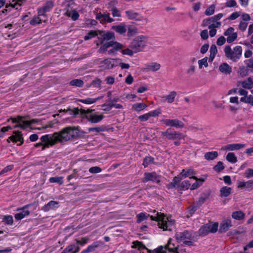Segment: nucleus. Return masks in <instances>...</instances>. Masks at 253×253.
<instances>
[{"mask_svg": "<svg viewBox=\"0 0 253 253\" xmlns=\"http://www.w3.org/2000/svg\"><path fill=\"white\" fill-rule=\"evenodd\" d=\"M79 135V130L75 126H67L60 131L52 134H45L42 136L40 140L42 142H47L44 147L53 146L57 143H64L76 138Z\"/></svg>", "mask_w": 253, "mask_h": 253, "instance_id": "f257e3e1", "label": "nucleus"}, {"mask_svg": "<svg viewBox=\"0 0 253 253\" xmlns=\"http://www.w3.org/2000/svg\"><path fill=\"white\" fill-rule=\"evenodd\" d=\"M173 242V240L169 239L165 247L161 246L152 252L147 249L141 242L138 241H133L131 248L137 249L140 251L146 250L147 253H179L178 246L175 245Z\"/></svg>", "mask_w": 253, "mask_h": 253, "instance_id": "f03ea898", "label": "nucleus"}, {"mask_svg": "<svg viewBox=\"0 0 253 253\" xmlns=\"http://www.w3.org/2000/svg\"><path fill=\"white\" fill-rule=\"evenodd\" d=\"M153 212H156V215H151L150 218L152 220L158 221L159 228L163 229L164 230H172L175 224L174 219L170 217H166L164 213L158 212L155 210L153 211Z\"/></svg>", "mask_w": 253, "mask_h": 253, "instance_id": "7ed1b4c3", "label": "nucleus"}, {"mask_svg": "<svg viewBox=\"0 0 253 253\" xmlns=\"http://www.w3.org/2000/svg\"><path fill=\"white\" fill-rule=\"evenodd\" d=\"M196 233L191 230H184L182 232H176L175 237L178 243H183L188 246H194V242L197 241L195 238Z\"/></svg>", "mask_w": 253, "mask_h": 253, "instance_id": "20e7f679", "label": "nucleus"}, {"mask_svg": "<svg viewBox=\"0 0 253 253\" xmlns=\"http://www.w3.org/2000/svg\"><path fill=\"white\" fill-rule=\"evenodd\" d=\"M147 38L144 36H139L135 37L130 42L129 47L137 53L142 51L146 46L147 43Z\"/></svg>", "mask_w": 253, "mask_h": 253, "instance_id": "39448f33", "label": "nucleus"}, {"mask_svg": "<svg viewBox=\"0 0 253 253\" xmlns=\"http://www.w3.org/2000/svg\"><path fill=\"white\" fill-rule=\"evenodd\" d=\"M226 57L233 62H237L241 57L242 54V48L237 45L231 49L229 45L225 46L224 49Z\"/></svg>", "mask_w": 253, "mask_h": 253, "instance_id": "423d86ee", "label": "nucleus"}, {"mask_svg": "<svg viewBox=\"0 0 253 253\" xmlns=\"http://www.w3.org/2000/svg\"><path fill=\"white\" fill-rule=\"evenodd\" d=\"M218 223L217 222L213 224L207 223L204 224L198 230L199 235L204 237L210 233H215L218 229Z\"/></svg>", "mask_w": 253, "mask_h": 253, "instance_id": "0eeeda50", "label": "nucleus"}, {"mask_svg": "<svg viewBox=\"0 0 253 253\" xmlns=\"http://www.w3.org/2000/svg\"><path fill=\"white\" fill-rule=\"evenodd\" d=\"M99 37H98V39L99 40V42H96L97 46L103 44L105 42L114 41L115 39V34L112 32H105L102 31H99Z\"/></svg>", "mask_w": 253, "mask_h": 253, "instance_id": "6e6552de", "label": "nucleus"}, {"mask_svg": "<svg viewBox=\"0 0 253 253\" xmlns=\"http://www.w3.org/2000/svg\"><path fill=\"white\" fill-rule=\"evenodd\" d=\"M161 135L168 140H180L183 138L182 133L176 131H172L170 128H168L166 131L162 132Z\"/></svg>", "mask_w": 253, "mask_h": 253, "instance_id": "1a4fd4ad", "label": "nucleus"}, {"mask_svg": "<svg viewBox=\"0 0 253 253\" xmlns=\"http://www.w3.org/2000/svg\"><path fill=\"white\" fill-rule=\"evenodd\" d=\"M54 6L53 1L51 0L46 1L42 6L38 8L37 11L39 16H43L44 18H47L46 13L50 11Z\"/></svg>", "mask_w": 253, "mask_h": 253, "instance_id": "9d476101", "label": "nucleus"}, {"mask_svg": "<svg viewBox=\"0 0 253 253\" xmlns=\"http://www.w3.org/2000/svg\"><path fill=\"white\" fill-rule=\"evenodd\" d=\"M162 125L165 126L175 127L181 128L184 127V124L178 119H164L161 121Z\"/></svg>", "mask_w": 253, "mask_h": 253, "instance_id": "9b49d317", "label": "nucleus"}, {"mask_svg": "<svg viewBox=\"0 0 253 253\" xmlns=\"http://www.w3.org/2000/svg\"><path fill=\"white\" fill-rule=\"evenodd\" d=\"M91 111L89 110H84L83 114L85 115L87 120L91 123H97L101 121L104 116L103 115H98L96 113L90 114Z\"/></svg>", "mask_w": 253, "mask_h": 253, "instance_id": "f8f14e48", "label": "nucleus"}, {"mask_svg": "<svg viewBox=\"0 0 253 253\" xmlns=\"http://www.w3.org/2000/svg\"><path fill=\"white\" fill-rule=\"evenodd\" d=\"M161 175L158 174L155 171L151 172H145L144 177L142 179V182H146L148 181H152L157 183L161 181Z\"/></svg>", "mask_w": 253, "mask_h": 253, "instance_id": "ddd939ff", "label": "nucleus"}, {"mask_svg": "<svg viewBox=\"0 0 253 253\" xmlns=\"http://www.w3.org/2000/svg\"><path fill=\"white\" fill-rule=\"evenodd\" d=\"M9 140H10L14 143L19 142L20 143L18 144L19 146L23 144L24 142L23 134L21 132L18 131H14L13 132V135L8 137L7 139L8 142Z\"/></svg>", "mask_w": 253, "mask_h": 253, "instance_id": "4468645a", "label": "nucleus"}, {"mask_svg": "<svg viewBox=\"0 0 253 253\" xmlns=\"http://www.w3.org/2000/svg\"><path fill=\"white\" fill-rule=\"evenodd\" d=\"M96 19L99 20L102 24L112 23L114 19L110 16L109 13L102 14L101 12L97 13L96 14Z\"/></svg>", "mask_w": 253, "mask_h": 253, "instance_id": "2eb2a0df", "label": "nucleus"}, {"mask_svg": "<svg viewBox=\"0 0 253 253\" xmlns=\"http://www.w3.org/2000/svg\"><path fill=\"white\" fill-rule=\"evenodd\" d=\"M22 0H17L16 2L6 4L5 8L0 11V15H1L3 13L6 14L7 12L10 11L12 8L17 9L18 8V6H20L21 5Z\"/></svg>", "mask_w": 253, "mask_h": 253, "instance_id": "dca6fc26", "label": "nucleus"}, {"mask_svg": "<svg viewBox=\"0 0 253 253\" xmlns=\"http://www.w3.org/2000/svg\"><path fill=\"white\" fill-rule=\"evenodd\" d=\"M234 29L233 27H229L224 33L227 36V42L228 43L233 42L237 38V33L234 32Z\"/></svg>", "mask_w": 253, "mask_h": 253, "instance_id": "f3484780", "label": "nucleus"}, {"mask_svg": "<svg viewBox=\"0 0 253 253\" xmlns=\"http://www.w3.org/2000/svg\"><path fill=\"white\" fill-rule=\"evenodd\" d=\"M70 5V3H68V6H66V7L65 8L66 12L64 15L69 17H71L73 20L76 21L79 19L80 15L75 9H70L69 7Z\"/></svg>", "mask_w": 253, "mask_h": 253, "instance_id": "a211bd4d", "label": "nucleus"}, {"mask_svg": "<svg viewBox=\"0 0 253 253\" xmlns=\"http://www.w3.org/2000/svg\"><path fill=\"white\" fill-rule=\"evenodd\" d=\"M59 207V202L55 201H50L47 204H45L42 208V210L47 212L50 210H55Z\"/></svg>", "mask_w": 253, "mask_h": 253, "instance_id": "6ab92c4d", "label": "nucleus"}, {"mask_svg": "<svg viewBox=\"0 0 253 253\" xmlns=\"http://www.w3.org/2000/svg\"><path fill=\"white\" fill-rule=\"evenodd\" d=\"M231 226L232 222L231 219L230 218L225 219L221 222L219 232L220 233L225 232Z\"/></svg>", "mask_w": 253, "mask_h": 253, "instance_id": "aec40b11", "label": "nucleus"}, {"mask_svg": "<svg viewBox=\"0 0 253 253\" xmlns=\"http://www.w3.org/2000/svg\"><path fill=\"white\" fill-rule=\"evenodd\" d=\"M125 13L129 19L135 20L138 21L143 20V17L142 16L132 10H127L125 11Z\"/></svg>", "mask_w": 253, "mask_h": 253, "instance_id": "412c9836", "label": "nucleus"}, {"mask_svg": "<svg viewBox=\"0 0 253 253\" xmlns=\"http://www.w3.org/2000/svg\"><path fill=\"white\" fill-rule=\"evenodd\" d=\"M125 46L121 43L114 41V44L111 46V48L108 51L109 55H115L118 51L122 49Z\"/></svg>", "mask_w": 253, "mask_h": 253, "instance_id": "4be33fe9", "label": "nucleus"}, {"mask_svg": "<svg viewBox=\"0 0 253 253\" xmlns=\"http://www.w3.org/2000/svg\"><path fill=\"white\" fill-rule=\"evenodd\" d=\"M246 145L244 144L240 143H233L226 145L222 148V150L234 151L239 150L241 148H244Z\"/></svg>", "mask_w": 253, "mask_h": 253, "instance_id": "5701e85b", "label": "nucleus"}, {"mask_svg": "<svg viewBox=\"0 0 253 253\" xmlns=\"http://www.w3.org/2000/svg\"><path fill=\"white\" fill-rule=\"evenodd\" d=\"M111 29L120 35H124L127 31L126 26L123 23L113 26Z\"/></svg>", "mask_w": 253, "mask_h": 253, "instance_id": "b1692460", "label": "nucleus"}, {"mask_svg": "<svg viewBox=\"0 0 253 253\" xmlns=\"http://www.w3.org/2000/svg\"><path fill=\"white\" fill-rule=\"evenodd\" d=\"M102 63L106 69H112L118 65V60L115 59H106L102 61Z\"/></svg>", "mask_w": 253, "mask_h": 253, "instance_id": "393cba45", "label": "nucleus"}, {"mask_svg": "<svg viewBox=\"0 0 253 253\" xmlns=\"http://www.w3.org/2000/svg\"><path fill=\"white\" fill-rule=\"evenodd\" d=\"M238 188L240 189H253V179L247 181H238Z\"/></svg>", "mask_w": 253, "mask_h": 253, "instance_id": "a878e982", "label": "nucleus"}, {"mask_svg": "<svg viewBox=\"0 0 253 253\" xmlns=\"http://www.w3.org/2000/svg\"><path fill=\"white\" fill-rule=\"evenodd\" d=\"M80 250V248L78 245L72 244L67 246L61 253H77Z\"/></svg>", "mask_w": 253, "mask_h": 253, "instance_id": "bb28decb", "label": "nucleus"}, {"mask_svg": "<svg viewBox=\"0 0 253 253\" xmlns=\"http://www.w3.org/2000/svg\"><path fill=\"white\" fill-rule=\"evenodd\" d=\"M177 95V93L175 91H172L168 95H164L161 97L163 102H167L169 103H171L174 101V99Z\"/></svg>", "mask_w": 253, "mask_h": 253, "instance_id": "cd10ccee", "label": "nucleus"}, {"mask_svg": "<svg viewBox=\"0 0 253 253\" xmlns=\"http://www.w3.org/2000/svg\"><path fill=\"white\" fill-rule=\"evenodd\" d=\"M101 244V242H93L90 245L88 246L86 249L82 251L81 253H90L94 252Z\"/></svg>", "mask_w": 253, "mask_h": 253, "instance_id": "c85d7f7f", "label": "nucleus"}, {"mask_svg": "<svg viewBox=\"0 0 253 253\" xmlns=\"http://www.w3.org/2000/svg\"><path fill=\"white\" fill-rule=\"evenodd\" d=\"M84 110H80L78 108H74L73 109H71L70 108H68L67 109L61 110L60 112H65L72 116L75 117L76 115H78L80 113L82 114H83Z\"/></svg>", "mask_w": 253, "mask_h": 253, "instance_id": "c756f323", "label": "nucleus"}, {"mask_svg": "<svg viewBox=\"0 0 253 253\" xmlns=\"http://www.w3.org/2000/svg\"><path fill=\"white\" fill-rule=\"evenodd\" d=\"M114 44V41H110L109 42L103 43L98 50L99 53H105L109 47H111Z\"/></svg>", "mask_w": 253, "mask_h": 253, "instance_id": "7c9ffc66", "label": "nucleus"}, {"mask_svg": "<svg viewBox=\"0 0 253 253\" xmlns=\"http://www.w3.org/2000/svg\"><path fill=\"white\" fill-rule=\"evenodd\" d=\"M219 70L222 73L227 75L232 72L231 67L226 63H223L219 66Z\"/></svg>", "mask_w": 253, "mask_h": 253, "instance_id": "2f4dec72", "label": "nucleus"}, {"mask_svg": "<svg viewBox=\"0 0 253 253\" xmlns=\"http://www.w3.org/2000/svg\"><path fill=\"white\" fill-rule=\"evenodd\" d=\"M195 174H196L195 171L193 169L190 168L187 169H183L180 173L179 175L183 178L189 177L190 178V177Z\"/></svg>", "mask_w": 253, "mask_h": 253, "instance_id": "473e14b6", "label": "nucleus"}, {"mask_svg": "<svg viewBox=\"0 0 253 253\" xmlns=\"http://www.w3.org/2000/svg\"><path fill=\"white\" fill-rule=\"evenodd\" d=\"M180 175H178L177 176H175L172 179V181L169 183L168 187L169 188H174L179 187L180 185L179 182L181 180V178L180 177Z\"/></svg>", "mask_w": 253, "mask_h": 253, "instance_id": "72a5a7b5", "label": "nucleus"}, {"mask_svg": "<svg viewBox=\"0 0 253 253\" xmlns=\"http://www.w3.org/2000/svg\"><path fill=\"white\" fill-rule=\"evenodd\" d=\"M231 191L232 189L231 187L223 186L220 189L219 195L221 197H227L231 194Z\"/></svg>", "mask_w": 253, "mask_h": 253, "instance_id": "f704fd0d", "label": "nucleus"}, {"mask_svg": "<svg viewBox=\"0 0 253 253\" xmlns=\"http://www.w3.org/2000/svg\"><path fill=\"white\" fill-rule=\"evenodd\" d=\"M147 107V105L144 103H135L132 106V109L136 112H140Z\"/></svg>", "mask_w": 253, "mask_h": 253, "instance_id": "c9c22d12", "label": "nucleus"}, {"mask_svg": "<svg viewBox=\"0 0 253 253\" xmlns=\"http://www.w3.org/2000/svg\"><path fill=\"white\" fill-rule=\"evenodd\" d=\"M243 87L247 89H251L253 87V80L252 78L249 77L247 80L241 83Z\"/></svg>", "mask_w": 253, "mask_h": 253, "instance_id": "e433bc0d", "label": "nucleus"}, {"mask_svg": "<svg viewBox=\"0 0 253 253\" xmlns=\"http://www.w3.org/2000/svg\"><path fill=\"white\" fill-rule=\"evenodd\" d=\"M160 67L159 63L153 62L147 65L146 69L149 71L156 72L160 69Z\"/></svg>", "mask_w": 253, "mask_h": 253, "instance_id": "4c0bfd02", "label": "nucleus"}, {"mask_svg": "<svg viewBox=\"0 0 253 253\" xmlns=\"http://www.w3.org/2000/svg\"><path fill=\"white\" fill-rule=\"evenodd\" d=\"M103 98V96H101L95 98H87L86 99H79V101L86 104H91L96 102L97 100Z\"/></svg>", "mask_w": 253, "mask_h": 253, "instance_id": "58836bf2", "label": "nucleus"}, {"mask_svg": "<svg viewBox=\"0 0 253 253\" xmlns=\"http://www.w3.org/2000/svg\"><path fill=\"white\" fill-rule=\"evenodd\" d=\"M190 178L196 180V181L191 185V187L190 188L191 190H194L198 188L202 184L203 182L204 181V179H198L197 177L195 176H192V177H190Z\"/></svg>", "mask_w": 253, "mask_h": 253, "instance_id": "ea45409f", "label": "nucleus"}, {"mask_svg": "<svg viewBox=\"0 0 253 253\" xmlns=\"http://www.w3.org/2000/svg\"><path fill=\"white\" fill-rule=\"evenodd\" d=\"M218 156V153L216 151L209 152L205 154L204 158L206 160L211 161L215 159Z\"/></svg>", "mask_w": 253, "mask_h": 253, "instance_id": "a19ab883", "label": "nucleus"}, {"mask_svg": "<svg viewBox=\"0 0 253 253\" xmlns=\"http://www.w3.org/2000/svg\"><path fill=\"white\" fill-rule=\"evenodd\" d=\"M40 16H34L30 21V23L32 25H36L41 23L42 22H46L47 21V18L41 19Z\"/></svg>", "mask_w": 253, "mask_h": 253, "instance_id": "79ce46f5", "label": "nucleus"}, {"mask_svg": "<svg viewBox=\"0 0 253 253\" xmlns=\"http://www.w3.org/2000/svg\"><path fill=\"white\" fill-rule=\"evenodd\" d=\"M245 214L241 211L232 212V217L235 219L240 220L245 218Z\"/></svg>", "mask_w": 253, "mask_h": 253, "instance_id": "37998d69", "label": "nucleus"}, {"mask_svg": "<svg viewBox=\"0 0 253 253\" xmlns=\"http://www.w3.org/2000/svg\"><path fill=\"white\" fill-rule=\"evenodd\" d=\"M30 213V212L28 210H24L22 212L16 213L14 215V217L16 220H19L24 218L25 216H28Z\"/></svg>", "mask_w": 253, "mask_h": 253, "instance_id": "c03bdc74", "label": "nucleus"}, {"mask_svg": "<svg viewBox=\"0 0 253 253\" xmlns=\"http://www.w3.org/2000/svg\"><path fill=\"white\" fill-rule=\"evenodd\" d=\"M155 159L152 156H146L143 159L142 165L144 168L147 167L149 165L154 164Z\"/></svg>", "mask_w": 253, "mask_h": 253, "instance_id": "a18cd8bd", "label": "nucleus"}, {"mask_svg": "<svg viewBox=\"0 0 253 253\" xmlns=\"http://www.w3.org/2000/svg\"><path fill=\"white\" fill-rule=\"evenodd\" d=\"M210 55L209 58V61L211 62L213 61V59L215 57V55L216 54L217 52V49L216 48V46L214 44H212L211 45L210 48Z\"/></svg>", "mask_w": 253, "mask_h": 253, "instance_id": "49530a36", "label": "nucleus"}, {"mask_svg": "<svg viewBox=\"0 0 253 253\" xmlns=\"http://www.w3.org/2000/svg\"><path fill=\"white\" fill-rule=\"evenodd\" d=\"M84 84V81L81 79H74L69 82L70 85L79 87H82Z\"/></svg>", "mask_w": 253, "mask_h": 253, "instance_id": "de8ad7c7", "label": "nucleus"}, {"mask_svg": "<svg viewBox=\"0 0 253 253\" xmlns=\"http://www.w3.org/2000/svg\"><path fill=\"white\" fill-rule=\"evenodd\" d=\"M99 30H97V31L91 30V31H89L87 33V34L84 37V40L85 41H87L89 39H91L95 37L96 36H97V35H99Z\"/></svg>", "mask_w": 253, "mask_h": 253, "instance_id": "09e8293b", "label": "nucleus"}, {"mask_svg": "<svg viewBox=\"0 0 253 253\" xmlns=\"http://www.w3.org/2000/svg\"><path fill=\"white\" fill-rule=\"evenodd\" d=\"M149 216L147 213L141 212L136 215L137 222L140 223L142 221L147 219L148 216Z\"/></svg>", "mask_w": 253, "mask_h": 253, "instance_id": "8fccbe9b", "label": "nucleus"}, {"mask_svg": "<svg viewBox=\"0 0 253 253\" xmlns=\"http://www.w3.org/2000/svg\"><path fill=\"white\" fill-rule=\"evenodd\" d=\"M226 160L231 163H235L237 161V157L234 153L230 152L227 154L226 156Z\"/></svg>", "mask_w": 253, "mask_h": 253, "instance_id": "3c124183", "label": "nucleus"}, {"mask_svg": "<svg viewBox=\"0 0 253 253\" xmlns=\"http://www.w3.org/2000/svg\"><path fill=\"white\" fill-rule=\"evenodd\" d=\"M248 72L249 71L246 67L242 66L239 68L238 74L242 77H245L248 75Z\"/></svg>", "mask_w": 253, "mask_h": 253, "instance_id": "603ef678", "label": "nucleus"}, {"mask_svg": "<svg viewBox=\"0 0 253 253\" xmlns=\"http://www.w3.org/2000/svg\"><path fill=\"white\" fill-rule=\"evenodd\" d=\"M137 29L133 26H129L127 28V36L131 37L133 35H134L137 33Z\"/></svg>", "mask_w": 253, "mask_h": 253, "instance_id": "864d4df0", "label": "nucleus"}, {"mask_svg": "<svg viewBox=\"0 0 253 253\" xmlns=\"http://www.w3.org/2000/svg\"><path fill=\"white\" fill-rule=\"evenodd\" d=\"M2 221L7 225H11L13 222V217L11 215H5L3 218Z\"/></svg>", "mask_w": 253, "mask_h": 253, "instance_id": "5fc2aeb1", "label": "nucleus"}, {"mask_svg": "<svg viewBox=\"0 0 253 253\" xmlns=\"http://www.w3.org/2000/svg\"><path fill=\"white\" fill-rule=\"evenodd\" d=\"M191 184L189 180H186L182 181L180 184L179 187H180V189L183 190H187L189 189Z\"/></svg>", "mask_w": 253, "mask_h": 253, "instance_id": "6e6d98bb", "label": "nucleus"}, {"mask_svg": "<svg viewBox=\"0 0 253 253\" xmlns=\"http://www.w3.org/2000/svg\"><path fill=\"white\" fill-rule=\"evenodd\" d=\"M221 25V23L220 21L216 20H212L210 22V25L208 26L209 29L220 28Z\"/></svg>", "mask_w": 253, "mask_h": 253, "instance_id": "4d7b16f0", "label": "nucleus"}, {"mask_svg": "<svg viewBox=\"0 0 253 253\" xmlns=\"http://www.w3.org/2000/svg\"><path fill=\"white\" fill-rule=\"evenodd\" d=\"M224 169L223 163L222 162H217V164L213 167V169L217 172H219Z\"/></svg>", "mask_w": 253, "mask_h": 253, "instance_id": "13d9d810", "label": "nucleus"}, {"mask_svg": "<svg viewBox=\"0 0 253 253\" xmlns=\"http://www.w3.org/2000/svg\"><path fill=\"white\" fill-rule=\"evenodd\" d=\"M110 10L112 14L113 17H120L121 16V14L120 11L117 7H113Z\"/></svg>", "mask_w": 253, "mask_h": 253, "instance_id": "bf43d9fd", "label": "nucleus"}, {"mask_svg": "<svg viewBox=\"0 0 253 253\" xmlns=\"http://www.w3.org/2000/svg\"><path fill=\"white\" fill-rule=\"evenodd\" d=\"M215 5L213 4L211 5L210 6L208 7L205 11V14L206 15H212L214 12Z\"/></svg>", "mask_w": 253, "mask_h": 253, "instance_id": "052dcab7", "label": "nucleus"}, {"mask_svg": "<svg viewBox=\"0 0 253 253\" xmlns=\"http://www.w3.org/2000/svg\"><path fill=\"white\" fill-rule=\"evenodd\" d=\"M49 181L51 183H58L60 184L63 183L62 177H51L49 178Z\"/></svg>", "mask_w": 253, "mask_h": 253, "instance_id": "680f3d73", "label": "nucleus"}, {"mask_svg": "<svg viewBox=\"0 0 253 253\" xmlns=\"http://www.w3.org/2000/svg\"><path fill=\"white\" fill-rule=\"evenodd\" d=\"M89 238L87 237L82 238L81 240L76 239V242L77 243L76 245L80 244L81 246H84L85 244H86L88 243V241H89Z\"/></svg>", "mask_w": 253, "mask_h": 253, "instance_id": "e2e57ef3", "label": "nucleus"}, {"mask_svg": "<svg viewBox=\"0 0 253 253\" xmlns=\"http://www.w3.org/2000/svg\"><path fill=\"white\" fill-rule=\"evenodd\" d=\"M207 60V57H205L198 61L199 68H202L203 65L206 67L208 66Z\"/></svg>", "mask_w": 253, "mask_h": 253, "instance_id": "0e129e2a", "label": "nucleus"}, {"mask_svg": "<svg viewBox=\"0 0 253 253\" xmlns=\"http://www.w3.org/2000/svg\"><path fill=\"white\" fill-rule=\"evenodd\" d=\"M148 113L149 114L150 117H157L161 114V110L160 108H158V109L154 110L152 111H150Z\"/></svg>", "mask_w": 253, "mask_h": 253, "instance_id": "69168bd1", "label": "nucleus"}, {"mask_svg": "<svg viewBox=\"0 0 253 253\" xmlns=\"http://www.w3.org/2000/svg\"><path fill=\"white\" fill-rule=\"evenodd\" d=\"M122 53L124 55H128L129 56H132L133 55V53H135L134 51H133L132 49L130 48H127L125 49H121Z\"/></svg>", "mask_w": 253, "mask_h": 253, "instance_id": "338daca9", "label": "nucleus"}, {"mask_svg": "<svg viewBox=\"0 0 253 253\" xmlns=\"http://www.w3.org/2000/svg\"><path fill=\"white\" fill-rule=\"evenodd\" d=\"M244 176L247 178H250L253 177V169H247L244 173Z\"/></svg>", "mask_w": 253, "mask_h": 253, "instance_id": "774afa93", "label": "nucleus"}]
</instances>
